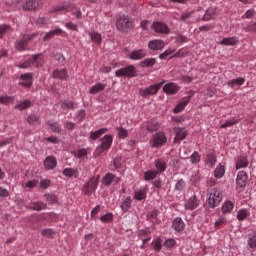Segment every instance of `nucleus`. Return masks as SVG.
Segmentation results:
<instances>
[{"label": "nucleus", "mask_w": 256, "mask_h": 256, "mask_svg": "<svg viewBox=\"0 0 256 256\" xmlns=\"http://www.w3.org/2000/svg\"><path fill=\"white\" fill-rule=\"evenodd\" d=\"M45 64V59L43 54H34L28 60L24 61L22 64L18 65L19 69H29V67H43Z\"/></svg>", "instance_id": "nucleus-1"}, {"label": "nucleus", "mask_w": 256, "mask_h": 256, "mask_svg": "<svg viewBox=\"0 0 256 256\" xmlns=\"http://www.w3.org/2000/svg\"><path fill=\"white\" fill-rule=\"evenodd\" d=\"M133 27H135V23L130 16L122 15L116 21V28L121 33H128Z\"/></svg>", "instance_id": "nucleus-2"}, {"label": "nucleus", "mask_w": 256, "mask_h": 256, "mask_svg": "<svg viewBox=\"0 0 256 256\" xmlns=\"http://www.w3.org/2000/svg\"><path fill=\"white\" fill-rule=\"evenodd\" d=\"M112 145H113V135H105L101 139V144L97 146L94 154L96 155V157H100V155H103L105 151H109Z\"/></svg>", "instance_id": "nucleus-3"}, {"label": "nucleus", "mask_w": 256, "mask_h": 256, "mask_svg": "<svg viewBox=\"0 0 256 256\" xmlns=\"http://www.w3.org/2000/svg\"><path fill=\"white\" fill-rule=\"evenodd\" d=\"M208 206L211 209H215V207H218V205L221 204V201H223V195L221 194V191L212 188L210 192L208 193Z\"/></svg>", "instance_id": "nucleus-4"}, {"label": "nucleus", "mask_w": 256, "mask_h": 256, "mask_svg": "<svg viewBox=\"0 0 256 256\" xmlns=\"http://www.w3.org/2000/svg\"><path fill=\"white\" fill-rule=\"evenodd\" d=\"M164 84H165V81H162V82L153 84L147 88H141L139 90V93L141 97H143L144 99H147L148 97L157 95V93H159V90L161 89V87H163Z\"/></svg>", "instance_id": "nucleus-5"}, {"label": "nucleus", "mask_w": 256, "mask_h": 256, "mask_svg": "<svg viewBox=\"0 0 256 256\" xmlns=\"http://www.w3.org/2000/svg\"><path fill=\"white\" fill-rule=\"evenodd\" d=\"M149 143L153 149H159V147H163V145L167 143V136L165 135V132L160 131L154 134L151 137Z\"/></svg>", "instance_id": "nucleus-6"}, {"label": "nucleus", "mask_w": 256, "mask_h": 256, "mask_svg": "<svg viewBox=\"0 0 256 256\" xmlns=\"http://www.w3.org/2000/svg\"><path fill=\"white\" fill-rule=\"evenodd\" d=\"M99 179H101L100 175L93 176L89 179V181L84 185L85 195H91L97 191V187H99Z\"/></svg>", "instance_id": "nucleus-7"}, {"label": "nucleus", "mask_w": 256, "mask_h": 256, "mask_svg": "<svg viewBox=\"0 0 256 256\" xmlns=\"http://www.w3.org/2000/svg\"><path fill=\"white\" fill-rule=\"evenodd\" d=\"M152 31L154 33H157L158 35H169L171 33V28L169 26L161 21H155L151 25Z\"/></svg>", "instance_id": "nucleus-8"}, {"label": "nucleus", "mask_w": 256, "mask_h": 256, "mask_svg": "<svg viewBox=\"0 0 256 256\" xmlns=\"http://www.w3.org/2000/svg\"><path fill=\"white\" fill-rule=\"evenodd\" d=\"M136 73L137 71L135 70V66L129 65L116 70L115 75L116 77H135Z\"/></svg>", "instance_id": "nucleus-9"}, {"label": "nucleus", "mask_w": 256, "mask_h": 256, "mask_svg": "<svg viewBox=\"0 0 256 256\" xmlns=\"http://www.w3.org/2000/svg\"><path fill=\"white\" fill-rule=\"evenodd\" d=\"M34 37H37V34L24 35L22 39L16 41V49L18 51H25L27 49V45H29V41H31Z\"/></svg>", "instance_id": "nucleus-10"}, {"label": "nucleus", "mask_w": 256, "mask_h": 256, "mask_svg": "<svg viewBox=\"0 0 256 256\" xmlns=\"http://www.w3.org/2000/svg\"><path fill=\"white\" fill-rule=\"evenodd\" d=\"M24 11H37L43 7V1L41 0H28L23 4Z\"/></svg>", "instance_id": "nucleus-11"}, {"label": "nucleus", "mask_w": 256, "mask_h": 256, "mask_svg": "<svg viewBox=\"0 0 256 256\" xmlns=\"http://www.w3.org/2000/svg\"><path fill=\"white\" fill-rule=\"evenodd\" d=\"M199 203H200V200L194 194L193 196L189 197V199L186 200L184 207L189 211H193L194 209H197L199 207Z\"/></svg>", "instance_id": "nucleus-12"}, {"label": "nucleus", "mask_w": 256, "mask_h": 256, "mask_svg": "<svg viewBox=\"0 0 256 256\" xmlns=\"http://www.w3.org/2000/svg\"><path fill=\"white\" fill-rule=\"evenodd\" d=\"M102 183L106 186L109 187V185H111L112 183H115L116 185L118 183H121V178L115 176L113 173H107L103 179H102Z\"/></svg>", "instance_id": "nucleus-13"}, {"label": "nucleus", "mask_w": 256, "mask_h": 256, "mask_svg": "<svg viewBox=\"0 0 256 256\" xmlns=\"http://www.w3.org/2000/svg\"><path fill=\"white\" fill-rule=\"evenodd\" d=\"M20 79L22 80L21 82H19V85H21V87H26L27 89H29L31 85H33V73L22 74L20 76Z\"/></svg>", "instance_id": "nucleus-14"}, {"label": "nucleus", "mask_w": 256, "mask_h": 256, "mask_svg": "<svg viewBox=\"0 0 256 256\" xmlns=\"http://www.w3.org/2000/svg\"><path fill=\"white\" fill-rule=\"evenodd\" d=\"M180 89L181 87H179V85H177L176 83L170 82L164 85L163 92L166 95H175V93H178Z\"/></svg>", "instance_id": "nucleus-15"}, {"label": "nucleus", "mask_w": 256, "mask_h": 256, "mask_svg": "<svg viewBox=\"0 0 256 256\" xmlns=\"http://www.w3.org/2000/svg\"><path fill=\"white\" fill-rule=\"evenodd\" d=\"M52 77L54 79H58L59 81H67L69 74L67 72V69H65V68L56 69L53 71Z\"/></svg>", "instance_id": "nucleus-16"}, {"label": "nucleus", "mask_w": 256, "mask_h": 256, "mask_svg": "<svg viewBox=\"0 0 256 256\" xmlns=\"http://www.w3.org/2000/svg\"><path fill=\"white\" fill-rule=\"evenodd\" d=\"M148 48L151 51H162V49H165V42L163 40H152L148 43Z\"/></svg>", "instance_id": "nucleus-17"}, {"label": "nucleus", "mask_w": 256, "mask_h": 256, "mask_svg": "<svg viewBox=\"0 0 256 256\" xmlns=\"http://www.w3.org/2000/svg\"><path fill=\"white\" fill-rule=\"evenodd\" d=\"M147 56V52L145 49H139L134 50L129 54V59H132V61H141V59H144V57Z\"/></svg>", "instance_id": "nucleus-18"}, {"label": "nucleus", "mask_w": 256, "mask_h": 256, "mask_svg": "<svg viewBox=\"0 0 256 256\" xmlns=\"http://www.w3.org/2000/svg\"><path fill=\"white\" fill-rule=\"evenodd\" d=\"M248 181H249V176L246 174L245 171L238 172V175L236 178V184L238 185V187H245Z\"/></svg>", "instance_id": "nucleus-19"}, {"label": "nucleus", "mask_w": 256, "mask_h": 256, "mask_svg": "<svg viewBox=\"0 0 256 256\" xmlns=\"http://www.w3.org/2000/svg\"><path fill=\"white\" fill-rule=\"evenodd\" d=\"M44 167L47 171H51L57 167V158L54 156H47L44 160Z\"/></svg>", "instance_id": "nucleus-20"}, {"label": "nucleus", "mask_w": 256, "mask_h": 256, "mask_svg": "<svg viewBox=\"0 0 256 256\" xmlns=\"http://www.w3.org/2000/svg\"><path fill=\"white\" fill-rule=\"evenodd\" d=\"M155 172L159 175V173H165L167 171V162L163 159H157L154 161Z\"/></svg>", "instance_id": "nucleus-21"}, {"label": "nucleus", "mask_w": 256, "mask_h": 256, "mask_svg": "<svg viewBox=\"0 0 256 256\" xmlns=\"http://www.w3.org/2000/svg\"><path fill=\"white\" fill-rule=\"evenodd\" d=\"M28 209H31V211H43L47 209V203L41 201H34L30 203Z\"/></svg>", "instance_id": "nucleus-22"}, {"label": "nucleus", "mask_w": 256, "mask_h": 256, "mask_svg": "<svg viewBox=\"0 0 256 256\" xmlns=\"http://www.w3.org/2000/svg\"><path fill=\"white\" fill-rule=\"evenodd\" d=\"M73 9V5L69 3H64L59 6H56L52 9V13H67Z\"/></svg>", "instance_id": "nucleus-23"}, {"label": "nucleus", "mask_w": 256, "mask_h": 256, "mask_svg": "<svg viewBox=\"0 0 256 256\" xmlns=\"http://www.w3.org/2000/svg\"><path fill=\"white\" fill-rule=\"evenodd\" d=\"M190 99L191 97L189 96L182 98L180 103L174 108V113H181V111H183L185 107H187V105L189 104Z\"/></svg>", "instance_id": "nucleus-24"}, {"label": "nucleus", "mask_w": 256, "mask_h": 256, "mask_svg": "<svg viewBox=\"0 0 256 256\" xmlns=\"http://www.w3.org/2000/svg\"><path fill=\"white\" fill-rule=\"evenodd\" d=\"M190 99L191 97L189 96L182 98L180 103L174 108V113H181V111H183L185 107H187V105L189 104Z\"/></svg>", "instance_id": "nucleus-25"}, {"label": "nucleus", "mask_w": 256, "mask_h": 256, "mask_svg": "<svg viewBox=\"0 0 256 256\" xmlns=\"http://www.w3.org/2000/svg\"><path fill=\"white\" fill-rule=\"evenodd\" d=\"M190 99L191 97L189 96L182 98L180 103L174 108V113H181V111H183L185 107H187V105L189 104Z\"/></svg>", "instance_id": "nucleus-26"}, {"label": "nucleus", "mask_w": 256, "mask_h": 256, "mask_svg": "<svg viewBox=\"0 0 256 256\" xmlns=\"http://www.w3.org/2000/svg\"><path fill=\"white\" fill-rule=\"evenodd\" d=\"M132 203L133 200L131 199V196L124 198L120 204L121 211H123V213H127V211L131 209Z\"/></svg>", "instance_id": "nucleus-27"}, {"label": "nucleus", "mask_w": 256, "mask_h": 256, "mask_svg": "<svg viewBox=\"0 0 256 256\" xmlns=\"http://www.w3.org/2000/svg\"><path fill=\"white\" fill-rule=\"evenodd\" d=\"M187 137V131L184 128H177L174 143H181Z\"/></svg>", "instance_id": "nucleus-28"}, {"label": "nucleus", "mask_w": 256, "mask_h": 256, "mask_svg": "<svg viewBox=\"0 0 256 256\" xmlns=\"http://www.w3.org/2000/svg\"><path fill=\"white\" fill-rule=\"evenodd\" d=\"M62 175H64V177H74V179H77V177H79V169H77V168H65L62 171Z\"/></svg>", "instance_id": "nucleus-29"}, {"label": "nucleus", "mask_w": 256, "mask_h": 256, "mask_svg": "<svg viewBox=\"0 0 256 256\" xmlns=\"http://www.w3.org/2000/svg\"><path fill=\"white\" fill-rule=\"evenodd\" d=\"M106 87H107V84L97 83L90 88L89 93L90 95H97V93H101V91H105Z\"/></svg>", "instance_id": "nucleus-30"}, {"label": "nucleus", "mask_w": 256, "mask_h": 256, "mask_svg": "<svg viewBox=\"0 0 256 256\" xmlns=\"http://www.w3.org/2000/svg\"><path fill=\"white\" fill-rule=\"evenodd\" d=\"M172 229L178 232L183 231L185 229V222H183V219L176 218L172 223Z\"/></svg>", "instance_id": "nucleus-31"}, {"label": "nucleus", "mask_w": 256, "mask_h": 256, "mask_svg": "<svg viewBox=\"0 0 256 256\" xmlns=\"http://www.w3.org/2000/svg\"><path fill=\"white\" fill-rule=\"evenodd\" d=\"M239 43L237 37H228L221 40L220 45H225L226 47H233Z\"/></svg>", "instance_id": "nucleus-32"}, {"label": "nucleus", "mask_w": 256, "mask_h": 256, "mask_svg": "<svg viewBox=\"0 0 256 256\" xmlns=\"http://www.w3.org/2000/svg\"><path fill=\"white\" fill-rule=\"evenodd\" d=\"M107 131H109V129L101 128L94 132H90L89 139H91L92 141H97V139H99V137H101L102 135H105V133H107Z\"/></svg>", "instance_id": "nucleus-33"}, {"label": "nucleus", "mask_w": 256, "mask_h": 256, "mask_svg": "<svg viewBox=\"0 0 256 256\" xmlns=\"http://www.w3.org/2000/svg\"><path fill=\"white\" fill-rule=\"evenodd\" d=\"M249 165L247 156H239L236 161V169H244Z\"/></svg>", "instance_id": "nucleus-34"}, {"label": "nucleus", "mask_w": 256, "mask_h": 256, "mask_svg": "<svg viewBox=\"0 0 256 256\" xmlns=\"http://www.w3.org/2000/svg\"><path fill=\"white\" fill-rule=\"evenodd\" d=\"M247 245L249 249H256V230L248 234Z\"/></svg>", "instance_id": "nucleus-35"}, {"label": "nucleus", "mask_w": 256, "mask_h": 256, "mask_svg": "<svg viewBox=\"0 0 256 256\" xmlns=\"http://www.w3.org/2000/svg\"><path fill=\"white\" fill-rule=\"evenodd\" d=\"M63 33V30L61 28H57L55 30H51L50 32H47L44 36V41H51L55 35H61Z\"/></svg>", "instance_id": "nucleus-36"}, {"label": "nucleus", "mask_w": 256, "mask_h": 256, "mask_svg": "<svg viewBox=\"0 0 256 256\" xmlns=\"http://www.w3.org/2000/svg\"><path fill=\"white\" fill-rule=\"evenodd\" d=\"M245 83V78H236L228 82V87H231V89H235V87H241Z\"/></svg>", "instance_id": "nucleus-37"}, {"label": "nucleus", "mask_w": 256, "mask_h": 256, "mask_svg": "<svg viewBox=\"0 0 256 256\" xmlns=\"http://www.w3.org/2000/svg\"><path fill=\"white\" fill-rule=\"evenodd\" d=\"M88 35L93 43H96V45H101L102 38L99 32L91 31L88 33Z\"/></svg>", "instance_id": "nucleus-38"}, {"label": "nucleus", "mask_w": 256, "mask_h": 256, "mask_svg": "<svg viewBox=\"0 0 256 256\" xmlns=\"http://www.w3.org/2000/svg\"><path fill=\"white\" fill-rule=\"evenodd\" d=\"M146 197H147V190L139 189L134 191V199H136V201H143V199H146Z\"/></svg>", "instance_id": "nucleus-39"}, {"label": "nucleus", "mask_w": 256, "mask_h": 256, "mask_svg": "<svg viewBox=\"0 0 256 256\" xmlns=\"http://www.w3.org/2000/svg\"><path fill=\"white\" fill-rule=\"evenodd\" d=\"M60 107L63 111H69L71 109H75V103L71 100H64L60 103Z\"/></svg>", "instance_id": "nucleus-40"}, {"label": "nucleus", "mask_w": 256, "mask_h": 256, "mask_svg": "<svg viewBox=\"0 0 256 256\" xmlns=\"http://www.w3.org/2000/svg\"><path fill=\"white\" fill-rule=\"evenodd\" d=\"M224 175H225V166H223L222 164H219L214 171V177L215 179H221V177H223Z\"/></svg>", "instance_id": "nucleus-41"}, {"label": "nucleus", "mask_w": 256, "mask_h": 256, "mask_svg": "<svg viewBox=\"0 0 256 256\" xmlns=\"http://www.w3.org/2000/svg\"><path fill=\"white\" fill-rule=\"evenodd\" d=\"M211 19H215V9L208 8L202 17V21H211Z\"/></svg>", "instance_id": "nucleus-42"}, {"label": "nucleus", "mask_w": 256, "mask_h": 256, "mask_svg": "<svg viewBox=\"0 0 256 256\" xmlns=\"http://www.w3.org/2000/svg\"><path fill=\"white\" fill-rule=\"evenodd\" d=\"M158 175L155 170H148L144 173V181H153Z\"/></svg>", "instance_id": "nucleus-43"}, {"label": "nucleus", "mask_w": 256, "mask_h": 256, "mask_svg": "<svg viewBox=\"0 0 256 256\" xmlns=\"http://www.w3.org/2000/svg\"><path fill=\"white\" fill-rule=\"evenodd\" d=\"M29 107H31V100H24L16 105L15 109H18V111H25V109H29Z\"/></svg>", "instance_id": "nucleus-44"}, {"label": "nucleus", "mask_w": 256, "mask_h": 256, "mask_svg": "<svg viewBox=\"0 0 256 256\" xmlns=\"http://www.w3.org/2000/svg\"><path fill=\"white\" fill-rule=\"evenodd\" d=\"M29 125H41V119L35 114H31L27 118Z\"/></svg>", "instance_id": "nucleus-45"}, {"label": "nucleus", "mask_w": 256, "mask_h": 256, "mask_svg": "<svg viewBox=\"0 0 256 256\" xmlns=\"http://www.w3.org/2000/svg\"><path fill=\"white\" fill-rule=\"evenodd\" d=\"M189 159H190V163H192V165H197V164L201 163V154H199V152L195 151L191 154Z\"/></svg>", "instance_id": "nucleus-46"}, {"label": "nucleus", "mask_w": 256, "mask_h": 256, "mask_svg": "<svg viewBox=\"0 0 256 256\" xmlns=\"http://www.w3.org/2000/svg\"><path fill=\"white\" fill-rule=\"evenodd\" d=\"M157 63L155 58H147L140 62V67H153Z\"/></svg>", "instance_id": "nucleus-47"}, {"label": "nucleus", "mask_w": 256, "mask_h": 256, "mask_svg": "<svg viewBox=\"0 0 256 256\" xmlns=\"http://www.w3.org/2000/svg\"><path fill=\"white\" fill-rule=\"evenodd\" d=\"M44 197H45V201H47L49 205H53L55 203H58L59 201V198H57V195L55 194H46L44 195Z\"/></svg>", "instance_id": "nucleus-48"}, {"label": "nucleus", "mask_w": 256, "mask_h": 256, "mask_svg": "<svg viewBox=\"0 0 256 256\" xmlns=\"http://www.w3.org/2000/svg\"><path fill=\"white\" fill-rule=\"evenodd\" d=\"M233 202L231 201H226L224 202V204L222 205V213H231V211H233Z\"/></svg>", "instance_id": "nucleus-49"}, {"label": "nucleus", "mask_w": 256, "mask_h": 256, "mask_svg": "<svg viewBox=\"0 0 256 256\" xmlns=\"http://www.w3.org/2000/svg\"><path fill=\"white\" fill-rule=\"evenodd\" d=\"M236 217L238 221H245V219L249 217V211H247L246 209H240Z\"/></svg>", "instance_id": "nucleus-50"}, {"label": "nucleus", "mask_w": 256, "mask_h": 256, "mask_svg": "<svg viewBox=\"0 0 256 256\" xmlns=\"http://www.w3.org/2000/svg\"><path fill=\"white\" fill-rule=\"evenodd\" d=\"M48 125L53 133H61V125L57 122L49 121Z\"/></svg>", "instance_id": "nucleus-51"}, {"label": "nucleus", "mask_w": 256, "mask_h": 256, "mask_svg": "<svg viewBox=\"0 0 256 256\" xmlns=\"http://www.w3.org/2000/svg\"><path fill=\"white\" fill-rule=\"evenodd\" d=\"M116 131H118V137L120 139H127L129 135V131L123 127H116Z\"/></svg>", "instance_id": "nucleus-52"}, {"label": "nucleus", "mask_w": 256, "mask_h": 256, "mask_svg": "<svg viewBox=\"0 0 256 256\" xmlns=\"http://www.w3.org/2000/svg\"><path fill=\"white\" fill-rule=\"evenodd\" d=\"M206 163L209 165V167H214L215 163H217V157H215L213 153L208 154Z\"/></svg>", "instance_id": "nucleus-53"}, {"label": "nucleus", "mask_w": 256, "mask_h": 256, "mask_svg": "<svg viewBox=\"0 0 256 256\" xmlns=\"http://www.w3.org/2000/svg\"><path fill=\"white\" fill-rule=\"evenodd\" d=\"M152 243L154 251H160L161 249H163V241L161 240V238H156V240H154Z\"/></svg>", "instance_id": "nucleus-54"}, {"label": "nucleus", "mask_w": 256, "mask_h": 256, "mask_svg": "<svg viewBox=\"0 0 256 256\" xmlns=\"http://www.w3.org/2000/svg\"><path fill=\"white\" fill-rule=\"evenodd\" d=\"M74 157H77L78 159H83V157H87V149L81 148L76 152H73Z\"/></svg>", "instance_id": "nucleus-55"}, {"label": "nucleus", "mask_w": 256, "mask_h": 256, "mask_svg": "<svg viewBox=\"0 0 256 256\" xmlns=\"http://www.w3.org/2000/svg\"><path fill=\"white\" fill-rule=\"evenodd\" d=\"M102 223H111L113 221V213L109 212L100 217Z\"/></svg>", "instance_id": "nucleus-56"}, {"label": "nucleus", "mask_w": 256, "mask_h": 256, "mask_svg": "<svg viewBox=\"0 0 256 256\" xmlns=\"http://www.w3.org/2000/svg\"><path fill=\"white\" fill-rule=\"evenodd\" d=\"M233 125H237V120L235 118L226 120V122L221 125V129H227V127H233Z\"/></svg>", "instance_id": "nucleus-57"}, {"label": "nucleus", "mask_w": 256, "mask_h": 256, "mask_svg": "<svg viewBox=\"0 0 256 256\" xmlns=\"http://www.w3.org/2000/svg\"><path fill=\"white\" fill-rule=\"evenodd\" d=\"M175 245H177V241H175L173 238H169L164 242V247L167 249H173Z\"/></svg>", "instance_id": "nucleus-58"}, {"label": "nucleus", "mask_w": 256, "mask_h": 256, "mask_svg": "<svg viewBox=\"0 0 256 256\" xmlns=\"http://www.w3.org/2000/svg\"><path fill=\"white\" fill-rule=\"evenodd\" d=\"M146 129L149 131V133H153L155 131H159V125L155 122H152L146 126Z\"/></svg>", "instance_id": "nucleus-59"}, {"label": "nucleus", "mask_w": 256, "mask_h": 256, "mask_svg": "<svg viewBox=\"0 0 256 256\" xmlns=\"http://www.w3.org/2000/svg\"><path fill=\"white\" fill-rule=\"evenodd\" d=\"M159 215V210H153L147 215L148 221H155Z\"/></svg>", "instance_id": "nucleus-60"}, {"label": "nucleus", "mask_w": 256, "mask_h": 256, "mask_svg": "<svg viewBox=\"0 0 256 256\" xmlns=\"http://www.w3.org/2000/svg\"><path fill=\"white\" fill-rule=\"evenodd\" d=\"M48 23H49V18H45V17H40L36 21V25H38V27H45V25H47Z\"/></svg>", "instance_id": "nucleus-61"}, {"label": "nucleus", "mask_w": 256, "mask_h": 256, "mask_svg": "<svg viewBox=\"0 0 256 256\" xmlns=\"http://www.w3.org/2000/svg\"><path fill=\"white\" fill-rule=\"evenodd\" d=\"M7 103H13V97L0 95V104L7 105Z\"/></svg>", "instance_id": "nucleus-62"}, {"label": "nucleus", "mask_w": 256, "mask_h": 256, "mask_svg": "<svg viewBox=\"0 0 256 256\" xmlns=\"http://www.w3.org/2000/svg\"><path fill=\"white\" fill-rule=\"evenodd\" d=\"M65 27L70 31H79V26L73 22H66Z\"/></svg>", "instance_id": "nucleus-63"}, {"label": "nucleus", "mask_w": 256, "mask_h": 256, "mask_svg": "<svg viewBox=\"0 0 256 256\" xmlns=\"http://www.w3.org/2000/svg\"><path fill=\"white\" fill-rule=\"evenodd\" d=\"M185 180L180 179L177 181L176 185H175V189L176 191H183L185 189Z\"/></svg>", "instance_id": "nucleus-64"}]
</instances>
